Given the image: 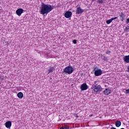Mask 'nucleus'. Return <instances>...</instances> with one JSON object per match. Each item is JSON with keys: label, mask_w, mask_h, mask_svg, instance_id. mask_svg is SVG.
I'll list each match as a JSON object with an SVG mask.
<instances>
[{"label": "nucleus", "mask_w": 129, "mask_h": 129, "mask_svg": "<svg viewBox=\"0 0 129 129\" xmlns=\"http://www.w3.org/2000/svg\"><path fill=\"white\" fill-rule=\"evenodd\" d=\"M53 9L54 6H52L50 5L44 4L41 7L40 14L42 15H47V14H49Z\"/></svg>", "instance_id": "nucleus-1"}, {"label": "nucleus", "mask_w": 129, "mask_h": 129, "mask_svg": "<svg viewBox=\"0 0 129 129\" xmlns=\"http://www.w3.org/2000/svg\"><path fill=\"white\" fill-rule=\"evenodd\" d=\"M5 126L7 128H10L11 127V126H12V122L10 121H8L6 122L5 123Z\"/></svg>", "instance_id": "nucleus-9"}, {"label": "nucleus", "mask_w": 129, "mask_h": 129, "mask_svg": "<svg viewBox=\"0 0 129 129\" xmlns=\"http://www.w3.org/2000/svg\"><path fill=\"white\" fill-rule=\"evenodd\" d=\"M111 93V91L109 89H105L103 91V94L104 95H109Z\"/></svg>", "instance_id": "nucleus-7"}, {"label": "nucleus", "mask_w": 129, "mask_h": 129, "mask_svg": "<svg viewBox=\"0 0 129 129\" xmlns=\"http://www.w3.org/2000/svg\"><path fill=\"white\" fill-rule=\"evenodd\" d=\"M87 89H88V86H87L86 83L82 84L81 86V90L82 91H84V90H87Z\"/></svg>", "instance_id": "nucleus-4"}, {"label": "nucleus", "mask_w": 129, "mask_h": 129, "mask_svg": "<svg viewBox=\"0 0 129 129\" xmlns=\"http://www.w3.org/2000/svg\"><path fill=\"white\" fill-rule=\"evenodd\" d=\"M123 60L125 63H129V55L125 56L123 57Z\"/></svg>", "instance_id": "nucleus-10"}, {"label": "nucleus", "mask_w": 129, "mask_h": 129, "mask_svg": "<svg viewBox=\"0 0 129 129\" xmlns=\"http://www.w3.org/2000/svg\"><path fill=\"white\" fill-rule=\"evenodd\" d=\"M96 68H97V67H96L94 69V71H95L94 75H95V76H100V75H101V74H102V71L100 69L96 70Z\"/></svg>", "instance_id": "nucleus-3"}, {"label": "nucleus", "mask_w": 129, "mask_h": 129, "mask_svg": "<svg viewBox=\"0 0 129 129\" xmlns=\"http://www.w3.org/2000/svg\"><path fill=\"white\" fill-rule=\"evenodd\" d=\"M110 53H111V51L109 50H107V51H106V54H108V55H109Z\"/></svg>", "instance_id": "nucleus-21"}, {"label": "nucleus", "mask_w": 129, "mask_h": 129, "mask_svg": "<svg viewBox=\"0 0 129 129\" xmlns=\"http://www.w3.org/2000/svg\"><path fill=\"white\" fill-rule=\"evenodd\" d=\"M17 97L18 98H23L24 97V94L22 92H20L17 94Z\"/></svg>", "instance_id": "nucleus-15"}, {"label": "nucleus", "mask_w": 129, "mask_h": 129, "mask_svg": "<svg viewBox=\"0 0 129 129\" xmlns=\"http://www.w3.org/2000/svg\"><path fill=\"white\" fill-rule=\"evenodd\" d=\"M120 125H121V122H120L119 120H117L115 122V126L117 127H119Z\"/></svg>", "instance_id": "nucleus-14"}, {"label": "nucleus", "mask_w": 129, "mask_h": 129, "mask_svg": "<svg viewBox=\"0 0 129 129\" xmlns=\"http://www.w3.org/2000/svg\"><path fill=\"white\" fill-rule=\"evenodd\" d=\"M105 2V0H98L97 3L98 4H103Z\"/></svg>", "instance_id": "nucleus-17"}, {"label": "nucleus", "mask_w": 129, "mask_h": 129, "mask_svg": "<svg viewBox=\"0 0 129 129\" xmlns=\"http://www.w3.org/2000/svg\"><path fill=\"white\" fill-rule=\"evenodd\" d=\"M92 89V93H93L94 94H97L98 93V91L97 90V88H96V87L93 86L91 87Z\"/></svg>", "instance_id": "nucleus-6"}, {"label": "nucleus", "mask_w": 129, "mask_h": 129, "mask_svg": "<svg viewBox=\"0 0 129 129\" xmlns=\"http://www.w3.org/2000/svg\"><path fill=\"white\" fill-rule=\"evenodd\" d=\"M127 70H128V72H129V66L127 67Z\"/></svg>", "instance_id": "nucleus-26"}, {"label": "nucleus", "mask_w": 129, "mask_h": 129, "mask_svg": "<svg viewBox=\"0 0 129 129\" xmlns=\"http://www.w3.org/2000/svg\"><path fill=\"white\" fill-rule=\"evenodd\" d=\"M54 70H55V68H54L53 67H50L49 69L48 70V74H49V73H51V72H53V71H54Z\"/></svg>", "instance_id": "nucleus-16"}, {"label": "nucleus", "mask_w": 129, "mask_h": 129, "mask_svg": "<svg viewBox=\"0 0 129 129\" xmlns=\"http://www.w3.org/2000/svg\"><path fill=\"white\" fill-rule=\"evenodd\" d=\"M23 12H24V10L23 9H19L16 11V14L18 16H21L22 14H23Z\"/></svg>", "instance_id": "nucleus-8"}, {"label": "nucleus", "mask_w": 129, "mask_h": 129, "mask_svg": "<svg viewBox=\"0 0 129 129\" xmlns=\"http://www.w3.org/2000/svg\"><path fill=\"white\" fill-rule=\"evenodd\" d=\"M98 85V83L97 82V81H95L94 83V84H93V86L94 87H96Z\"/></svg>", "instance_id": "nucleus-18"}, {"label": "nucleus", "mask_w": 129, "mask_h": 129, "mask_svg": "<svg viewBox=\"0 0 129 129\" xmlns=\"http://www.w3.org/2000/svg\"><path fill=\"white\" fill-rule=\"evenodd\" d=\"M95 87L97 88L98 92L102 91V87L100 86V85H98V86H96Z\"/></svg>", "instance_id": "nucleus-13"}, {"label": "nucleus", "mask_w": 129, "mask_h": 129, "mask_svg": "<svg viewBox=\"0 0 129 129\" xmlns=\"http://www.w3.org/2000/svg\"><path fill=\"white\" fill-rule=\"evenodd\" d=\"M106 86H107L106 85H105V87H106Z\"/></svg>", "instance_id": "nucleus-28"}, {"label": "nucleus", "mask_w": 129, "mask_h": 129, "mask_svg": "<svg viewBox=\"0 0 129 129\" xmlns=\"http://www.w3.org/2000/svg\"><path fill=\"white\" fill-rule=\"evenodd\" d=\"M73 43H74V44H76L77 43V40H74L73 41Z\"/></svg>", "instance_id": "nucleus-22"}, {"label": "nucleus", "mask_w": 129, "mask_h": 129, "mask_svg": "<svg viewBox=\"0 0 129 129\" xmlns=\"http://www.w3.org/2000/svg\"><path fill=\"white\" fill-rule=\"evenodd\" d=\"M116 19H117V17H116L115 18H112L108 20H107L106 23L108 25H109V24H110V23H111V22H112V21H113V20H116Z\"/></svg>", "instance_id": "nucleus-11"}, {"label": "nucleus", "mask_w": 129, "mask_h": 129, "mask_svg": "<svg viewBox=\"0 0 129 129\" xmlns=\"http://www.w3.org/2000/svg\"><path fill=\"white\" fill-rule=\"evenodd\" d=\"M125 30L126 32H129V26L125 27Z\"/></svg>", "instance_id": "nucleus-20"}, {"label": "nucleus", "mask_w": 129, "mask_h": 129, "mask_svg": "<svg viewBox=\"0 0 129 129\" xmlns=\"http://www.w3.org/2000/svg\"><path fill=\"white\" fill-rule=\"evenodd\" d=\"M125 91H126V93L128 94L129 93V89L126 90Z\"/></svg>", "instance_id": "nucleus-23"}, {"label": "nucleus", "mask_w": 129, "mask_h": 129, "mask_svg": "<svg viewBox=\"0 0 129 129\" xmlns=\"http://www.w3.org/2000/svg\"><path fill=\"white\" fill-rule=\"evenodd\" d=\"M64 129H70V127H69V126H67V124H64Z\"/></svg>", "instance_id": "nucleus-19"}, {"label": "nucleus", "mask_w": 129, "mask_h": 129, "mask_svg": "<svg viewBox=\"0 0 129 129\" xmlns=\"http://www.w3.org/2000/svg\"><path fill=\"white\" fill-rule=\"evenodd\" d=\"M66 18H67V19H69V18H71L70 17H66Z\"/></svg>", "instance_id": "nucleus-27"}, {"label": "nucleus", "mask_w": 129, "mask_h": 129, "mask_svg": "<svg viewBox=\"0 0 129 129\" xmlns=\"http://www.w3.org/2000/svg\"><path fill=\"white\" fill-rule=\"evenodd\" d=\"M84 12V10L81 9V7H78L76 10V15H80Z\"/></svg>", "instance_id": "nucleus-5"}, {"label": "nucleus", "mask_w": 129, "mask_h": 129, "mask_svg": "<svg viewBox=\"0 0 129 129\" xmlns=\"http://www.w3.org/2000/svg\"><path fill=\"white\" fill-rule=\"evenodd\" d=\"M60 129H65V128L64 127H61L60 128Z\"/></svg>", "instance_id": "nucleus-24"}, {"label": "nucleus", "mask_w": 129, "mask_h": 129, "mask_svg": "<svg viewBox=\"0 0 129 129\" xmlns=\"http://www.w3.org/2000/svg\"><path fill=\"white\" fill-rule=\"evenodd\" d=\"M64 17H71L72 16V12L70 11H67L64 14Z\"/></svg>", "instance_id": "nucleus-12"}, {"label": "nucleus", "mask_w": 129, "mask_h": 129, "mask_svg": "<svg viewBox=\"0 0 129 129\" xmlns=\"http://www.w3.org/2000/svg\"><path fill=\"white\" fill-rule=\"evenodd\" d=\"M110 129H116V128L114 127H111Z\"/></svg>", "instance_id": "nucleus-25"}, {"label": "nucleus", "mask_w": 129, "mask_h": 129, "mask_svg": "<svg viewBox=\"0 0 129 129\" xmlns=\"http://www.w3.org/2000/svg\"><path fill=\"white\" fill-rule=\"evenodd\" d=\"M63 71L65 73H68V74H72L74 71V69L71 66H68L63 69Z\"/></svg>", "instance_id": "nucleus-2"}]
</instances>
